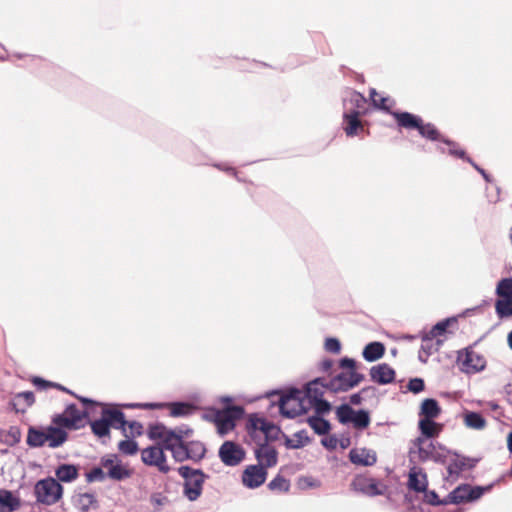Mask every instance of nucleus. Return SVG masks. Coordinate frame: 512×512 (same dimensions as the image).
<instances>
[{"label": "nucleus", "instance_id": "obj_1", "mask_svg": "<svg viewBox=\"0 0 512 512\" xmlns=\"http://www.w3.org/2000/svg\"><path fill=\"white\" fill-rule=\"evenodd\" d=\"M278 396L277 401H271V405H277L281 416L287 419H294L300 415L306 414L313 406L305 405L306 398H303L302 390L297 387L290 386L283 389H273L267 391L264 395L266 398Z\"/></svg>", "mask_w": 512, "mask_h": 512}, {"label": "nucleus", "instance_id": "obj_2", "mask_svg": "<svg viewBox=\"0 0 512 512\" xmlns=\"http://www.w3.org/2000/svg\"><path fill=\"white\" fill-rule=\"evenodd\" d=\"M393 119L400 129L416 130L418 134L431 142L453 145V140L444 136L432 122H425L423 118L412 112H395Z\"/></svg>", "mask_w": 512, "mask_h": 512}, {"label": "nucleus", "instance_id": "obj_3", "mask_svg": "<svg viewBox=\"0 0 512 512\" xmlns=\"http://www.w3.org/2000/svg\"><path fill=\"white\" fill-rule=\"evenodd\" d=\"M68 437L67 431L51 422L46 427L29 426L26 444L30 448H40L47 443L48 447L55 449L61 447L68 440Z\"/></svg>", "mask_w": 512, "mask_h": 512}, {"label": "nucleus", "instance_id": "obj_4", "mask_svg": "<svg viewBox=\"0 0 512 512\" xmlns=\"http://www.w3.org/2000/svg\"><path fill=\"white\" fill-rule=\"evenodd\" d=\"M179 476L183 479V496L191 502L200 498L203 486L209 475L200 468L190 465H181L177 468Z\"/></svg>", "mask_w": 512, "mask_h": 512}, {"label": "nucleus", "instance_id": "obj_5", "mask_svg": "<svg viewBox=\"0 0 512 512\" xmlns=\"http://www.w3.org/2000/svg\"><path fill=\"white\" fill-rule=\"evenodd\" d=\"M246 430L249 436L256 441L259 439L257 431H261L264 434L265 441L263 443L269 444L279 439L280 434H283L280 426L269 421L265 417L259 416L258 413H251L246 423Z\"/></svg>", "mask_w": 512, "mask_h": 512}, {"label": "nucleus", "instance_id": "obj_6", "mask_svg": "<svg viewBox=\"0 0 512 512\" xmlns=\"http://www.w3.org/2000/svg\"><path fill=\"white\" fill-rule=\"evenodd\" d=\"M87 420L88 412L79 410L73 402L67 404L62 413H57L52 417V423L65 431L82 429L87 425Z\"/></svg>", "mask_w": 512, "mask_h": 512}, {"label": "nucleus", "instance_id": "obj_7", "mask_svg": "<svg viewBox=\"0 0 512 512\" xmlns=\"http://www.w3.org/2000/svg\"><path fill=\"white\" fill-rule=\"evenodd\" d=\"M63 493V485L52 476L38 480L34 486L36 501L47 506L59 502Z\"/></svg>", "mask_w": 512, "mask_h": 512}, {"label": "nucleus", "instance_id": "obj_8", "mask_svg": "<svg viewBox=\"0 0 512 512\" xmlns=\"http://www.w3.org/2000/svg\"><path fill=\"white\" fill-rule=\"evenodd\" d=\"M473 345H469L457 352L456 362L461 372L465 374H476L485 370L487 361L482 354L476 353Z\"/></svg>", "mask_w": 512, "mask_h": 512}, {"label": "nucleus", "instance_id": "obj_9", "mask_svg": "<svg viewBox=\"0 0 512 512\" xmlns=\"http://www.w3.org/2000/svg\"><path fill=\"white\" fill-rule=\"evenodd\" d=\"M99 464L106 469L107 478L115 482H122L133 475V470L116 453L102 456Z\"/></svg>", "mask_w": 512, "mask_h": 512}, {"label": "nucleus", "instance_id": "obj_10", "mask_svg": "<svg viewBox=\"0 0 512 512\" xmlns=\"http://www.w3.org/2000/svg\"><path fill=\"white\" fill-rule=\"evenodd\" d=\"M503 476L499 477L497 480L487 484V485H471L469 483H461L457 485L453 492H456V495L458 496L457 505L463 504V503H473L478 501L483 497V495L487 492H490L493 487L501 482L503 480Z\"/></svg>", "mask_w": 512, "mask_h": 512}, {"label": "nucleus", "instance_id": "obj_11", "mask_svg": "<svg viewBox=\"0 0 512 512\" xmlns=\"http://www.w3.org/2000/svg\"><path fill=\"white\" fill-rule=\"evenodd\" d=\"M165 450L166 449L164 448V445L148 446L142 450L141 460L145 465L150 467H157L161 473L167 474L171 468L167 464V456L164 452Z\"/></svg>", "mask_w": 512, "mask_h": 512}, {"label": "nucleus", "instance_id": "obj_12", "mask_svg": "<svg viewBox=\"0 0 512 512\" xmlns=\"http://www.w3.org/2000/svg\"><path fill=\"white\" fill-rule=\"evenodd\" d=\"M218 456L225 466L234 467L245 459L246 451L240 444L226 440L219 447Z\"/></svg>", "mask_w": 512, "mask_h": 512}, {"label": "nucleus", "instance_id": "obj_13", "mask_svg": "<svg viewBox=\"0 0 512 512\" xmlns=\"http://www.w3.org/2000/svg\"><path fill=\"white\" fill-rule=\"evenodd\" d=\"M267 476L268 471L261 465L250 464L242 471L241 481L244 487L248 489H257L266 482Z\"/></svg>", "mask_w": 512, "mask_h": 512}, {"label": "nucleus", "instance_id": "obj_14", "mask_svg": "<svg viewBox=\"0 0 512 512\" xmlns=\"http://www.w3.org/2000/svg\"><path fill=\"white\" fill-rule=\"evenodd\" d=\"M351 487L354 491L360 492L369 497L384 495L386 490L385 486L380 488L378 480L361 475H358L353 479Z\"/></svg>", "mask_w": 512, "mask_h": 512}, {"label": "nucleus", "instance_id": "obj_15", "mask_svg": "<svg viewBox=\"0 0 512 512\" xmlns=\"http://www.w3.org/2000/svg\"><path fill=\"white\" fill-rule=\"evenodd\" d=\"M257 464L261 465L265 470L272 468L278 463V451L275 447L267 443H258L254 450Z\"/></svg>", "mask_w": 512, "mask_h": 512}, {"label": "nucleus", "instance_id": "obj_16", "mask_svg": "<svg viewBox=\"0 0 512 512\" xmlns=\"http://www.w3.org/2000/svg\"><path fill=\"white\" fill-rule=\"evenodd\" d=\"M370 380L378 385H389L396 381V371L387 363H379L369 370Z\"/></svg>", "mask_w": 512, "mask_h": 512}, {"label": "nucleus", "instance_id": "obj_17", "mask_svg": "<svg viewBox=\"0 0 512 512\" xmlns=\"http://www.w3.org/2000/svg\"><path fill=\"white\" fill-rule=\"evenodd\" d=\"M453 455L455 459H452L447 466V472L450 476H459L464 470H472L480 461V458L463 456L457 451H454Z\"/></svg>", "mask_w": 512, "mask_h": 512}, {"label": "nucleus", "instance_id": "obj_18", "mask_svg": "<svg viewBox=\"0 0 512 512\" xmlns=\"http://www.w3.org/2000/svg\"><path fill=\"white\" fill-rule=\"evenodd\" d=\"M344 111H354L358 116L368 113L366 97L355 90L349 92V97L343 99Z\"/></svg>", "mask_w": 512, "mask_h": 512}, {"label": "nucleus", "instance_id": "obj_19", "mask_svg": "<svg viewBox=\"0 0 512 512\" xmlns=\"http://www.w3.org/2000/svg\"><path fill=\"white\" fill-rule=\"evenodd\" d=\"M361 116L356 115L354 111H343L342 129L347 137H355L364 131Z\"/></svg>", "mask_w": 512, "mask_h": 512}, {"label": "nucleus", "instance_id": "obj_20", "mask_svg": "<svg viewBox=\"0 0 512 512\" xmlns=\"http://www.w3.org/2000/svg\"><path fill=\"white\" fill-rule=\"evenodd\" d=\"M458 322V316L446 317L436 322L428 333L421 332L420 338L423 343L430 342L432 339L445 335L448 332V328Z\"/></svg>", "mask_w": 512, "mask_h": 512}, {"label": "nucleus", "instance_id": "obj_21", "mask_svg": "<svg viewBox=\"0 0 512 512\" xmlns=\"http://www.w3.org/2000/svg\"><path fill=\"white\" fill-rule=\"evenodd\" d=\"M350 462L357 466L369 467L377 462L376 452L367 448H353L348 453Z\"/></svg>", "mask_w": 512, "mask_h": 512}, {"label": "nucleus", "instance_id": "obj_22", "mask_svg": "<svg viewBox=\"0 0 512 512\" xmlns=\"http://www.w3.org/2000/svg\"><path fill=\"white\" fill-rule=\"evenodd\" d=\"M55 479L59 483H72L78 479L80 465L74 463H60L55 468Z\"/></svg>", "mask_w": 512, "mask_h": 512}, {"label": "nucleus", "instance_id": "obj_23", "mask_svg": "<svg viewBox=\"0 0 512 512\" xmlns=\"http://www.w3.org/2000/svg\"><path fill=\"white\" fill-rule=\"evenodd\" d=\"M102 411L108 423H111V428L120 430L124 436H127L126 426L128 420L126 419L125 413L121 409L108 407H104Z\"/></svg>", "mask_w": 512, "mask_h": 512}, {"label": "nucleus", "instance_id": "obj_24", "mask_svg": "<svg viewBox=\"0 0 512 512\" xmlns=\"http://www.w3.org/2000/svg\"><path fill=\"white\" fill-rule=\"evenodd\" d=\"M429 483L426 472L421 468L416 471V467L413 466L408 474L407 488L415 493H421L427 490Z\"/></svg>", "mask_w": 512, "mask_h": 512}, {"label": "nucleus", "instance_id": "obj_25", "mask_svg": "<svg viewBox=\"0 0 512 512\" xmlns=\"http://www.w3.org/2000/svg\"><path fill=\"white\" fill-rule=\"evenodd\" d=\"M21 507V499L17 492L0 489V512H15Z\"/></svg>", "mask_w": 512, "mask_h": 512}, {"label": "nucleus", "instance_id": "obj_26", "mask_svg": "<svg viewBox=\"0 0 512 512\" xmlns=\"http://www.w3.org/2000/svg\"><path fill=\"white\" fill-rule=\"evenodd\" d=\"M329 392L337 394L352 390L348 372L342 371L328 380Z\"/></svg>", "mask_w": 512, "mask_h": 512}, {"label": "nucleus", "instance_id": "obj_27", "mask_svg": "<svg viewBox=\"0 0 512 512\" xmlns=\"http://www.w3.org/2000/svg\"><path fill=\"white\" fill-rule=\"evenodd\" d=\"M167 408L170 409L169 415L174 418L188 417L196 410V406L189 401L167 402Z\"/></svg>", "mask_w": 512, "mask_h": 512}, {"label": "nucleus", "instance_id": "obj_28", "mask_svg": "<svg viewBox=\"0 0 512 512\" xmlns=\"http://www.w3.org/2000/svg\"><path fill=\"white\" fill-rule=\"evenodd\" d=\"M385 345L380 341L367 343L362 350V357L365 361L372 363L381 359L385 354Z\"/></svg>", "mask_w": 512, "mask_h": 512}, {"label": "nucleus", "instance_id": "obj_29", "mask_svg": "<svg viewBox=\"0 0 512 512\" xmlns=\"http://www.w3.org/2000/svg\"><path fill=\"white\" fill-rule=\"evenodd\" d=\"M87 424L90 426L92 433L98 438L110 437L111 423H108L106 416L101 411V417L98 419L88 418Z\"/></svg>", "mask_w": 512, "mask_h": 512}, {"label": "nucleus", "instance_id": "obj_30", "mask_svg": "<svg viewBox=\"0 0 512 512\" xmlns=\"http://www.w3.org/2000/svg\"><path fill=\"white\" fill-rule=\"evenodd\" d=\"M442 408L435 398H425L419 407V417L436 419L440 416Z\"/></svg>", "mask_w": 512, "mask_h": 512}, {"label": "nucleus", "instance_id": "obj_31", "mask_svg": "<svg viewBox=\"0 0 512 512\" xmlns=\"http://www.w3.org/2000/svg\"><path fill=\"white\" fill-rule=\"evenodd\" d=\"M306 423L314 431V433L319 436H325L332 430L331 422L325 417L308 416Z\"/></svg>", "mask_w": 512, "mask_h": 512}, {"label": "nucleus", "instance_id": "obj_32", "mask_svg": "<svg viewBox=\"0 0 512 512\" xmlns=\"http://www.w3.org/2000/svg\"><path fill=\"white\" fill-rule=\"evenodd\" d=\"M428 437L419 433V436L412 440L413 447L409 449V461L414 462V454L418 455L419 462L428 461V451H426L423 444L428 440Z\"/></svg>", "mask_w": 512, "mask_h": 512}, {"label": "nucleus", "instance_id": "obj_33", "mask_svg": "<svg viewBox=\"0 0 512 512\" xmlns=\"http://www.w3.org/2000/svg\"><path fill=\"white\" fill-rule=\"evenodd\" d=\"M442 425L437 423L434 419L420 417L418 421V430L423 436L432 438L439 434Z\"/></svg>", "mask_w": 512, "mask_h": 512}, {"label": "nucleus", "instance_id": "obj_34", "mask_svg": "<svg viewBox=\"0 0 512 512\" xmlns=\"http://www.w3.org/2000/svg\"><path fill=\"white\" fill-rule=\"evenodd\" d=\"M464 424L471 429L482 430L486 427V419L480 412L465 411L463 414Z\"/></svg>", "mask_w": 512, "mask_h": 512}, {"label": "nucleus", "instance_id": "obj_35", "mask_svg": "<svg viewBox=\"0 0 512 512\" xmlns=\"http://www.w3.org/2000/svg\"><path fill=\"white\" fill-rule=\"evenodd\" d=\"M187 449L191 455L190 460L194 463H200L207 454L205 444L199 440H191L186 442Z\"/></svg>", "mask_w": 512, "mask_h": 512}, {"label": "nucleus", "instance_id": "obj_36", "mask_svg": "<svg viewBox=\"0 0 512 512\" xmlns=\"http://www.w3.org/2000/svg\"><path fill=\"white\" fill-rule=\"evenodd\" d=\"M164 448L171 452L173 459L178 463H183L191 458L186 442L164 445Z\"/></svg>", "mask_w": 512, "mask_h": 512}, {"label": "nucleus", "instance_id": "obj_37", "mask_svg": "<svg viewBox=\"0 0 512 512\" xmlns=\"http://www.w3.org/2000/svg\"><path fill=\"white\" fill-rule=\"evenodd\" d=\"M335 415L338 422L342 425H350L353 421L355 409L348 403H341L335 407Z\"/></svg>", "mask_w": 512, "mask_h": 512}, {"label": "nucleus", "instance_id": "obj_38", "mask_svg": "<svg viewBox=\"0 0 512 512\" xmlns=\"http://www.w3.org/2000/svg\"><path fill=\"white\" fill-rule=\"evenodd\" d=\"M495 312L501 320L512 317V298L497 297L495 300Z\"/></svg>", "mask_w": 512, "mask_h": 512}, {"label": "nucleus", "instance_id": "obj_39", "mask_svg": "<svg viewBox=\"0 0 512 512\" xmlns=\"http://www.w3.org/2000/svg\"><path fill=\"white\" fill-rule=\"evenodd\" d=\"M370 423H371V415H370L369 410L363 409V408L355 410V414L353 416V421L351 422V425L355 429H357L359 431H363L369 427Z\"/></svg>", "mask_w": 512, "mask_h": 512}, {"label": "nucleus", "instance_id": "obj_40", "mask_svg": "<svg viewBox=\"0 0 512 512\" xmlns=\"http://www.w3.org/2000/svg\"><path fill=\"white\" fill-rule=\"evenodd\" d=\"M268 489L273 492L287 493L290 490V481L283 475L278 473L267 485Z\"/></svg>", "mask_w": 512, "mask_h": 512}, {"label": "nucleus", "instance_id": "obj_41", "mask_svg": "<svg viewBox=\"0 0 512 512\" xmlns=\"http://www.w3.org/2000/svg\"><path fill=\"white\" fill-rule=\"evenodd\" d=\"M303 398L307 399L308 404L312 405L314 402L324 398V390L320 387L311 386L310 383H306L304 391H302Z\"/></svg>", "mask_w": 512, "mask_h": 512}, {"label": "nucleus", "instance_id": "obj_42", "mask_svg": "<svg viewBox=\"0 0 512 512\" xmlns=\"http://www.w3.org/2000/svg\"><path fill=\"white\" fill-rule=\"evenodd\" d=\"M125 437H126V439L121 440L118 443V450L122 454L127 455V456H133V455L137 454V452L139 451L138 442L136 440H134V438L129 437L128 435Z\"/></svg>", "mask_w": 512, "mask_h": 512}, {"label": "nucleus", "instance_id": "obj_43", "mask_svg": "<svg viewBox=\"0 0 512 512\" xmlns=\"http://www.w3.org/2000/svg\"><path fill=\"white\" fill-rule=\"evenodd\" d=\"M21 437L22 433L20 427L10 426L1 441L9 447H14L21 441Z\"/></svg>", "mask_w": 512, "mask_h": 512}, {"label": "nucleus", "instance_id": "obj_44", "mask_svg": "<svg viewBox=\"0 0 512 512\" xmlns=\"http://www.w3.org/2000/svg\"><path fill=\"white\" fill-rule=\"evenodd\" d=\"M497 297L512 298V277L501 278L496 285Z\"/></svg>", "mask_w": 512, "mask_h": 512}, {"label": "nucleus", "instance_id": "obj_45", "mask_svg": "<svg viewBox=\"0 0 512 512\" xmlns=\"http://www.w3.org/2000/svg\"><path fill=\"white\" fill-rule=\"evenodd\" d=\"M167 430V426L162 422H155L149 424L147 428V436L150 440H161L165 435V431Z\"/></svg>", "mask_w": 512, "mask_h": 512}, {"label": "nucleus", "instance_id": "obj_46", "mask_svg": "<svg viewBox=\"0 0 512 512\" xmlns=\"http://www.w3.org/2000/svg\"><path fill=\"white\" fill-rule=\"evenodd\" d=\"M101 465L94 466L91 470L85 473V479L87 483L103 482L107 478L106 471Z\"/></svg>", "mask_w": 512, "mask_h": 512}, {"label": "nucleus", "instance_id": "obj_47", "mask_svg": "<svg viewBox=\"0 0 512 512\" xmlns=\"http://www.w3.org/2000/svg\"><path fill=\"white\" fill-rule=\"evenodd\" d=\"M311 406H313L314 413L311 416L325 417V415L329 414L333 406L331 402L327 399L322 398L319 401L314 402Z\"/></svg>", "mask_w": 512, "mask_h": 512}, {"label": "nucleus", "instance_id": "obj_48", "mask_svg": "<svg viewBox=\"0 0 512 512\" xmlns=\"http://www.w3.org/2000/svg\"><path fill=\"white\" fill-rule=\"evenodd\" d=\"M217 427V432L220 436H225L230 431H232L236 423L232 421L231 418H228L224 413L219 418L218 423L215 424Z\"/></svg>", "mask_w": 512, "mask_h": 512}, {"label": "nucleus", "instance_id": "obj_49", "mask_svg": "<svg viewBox=\"0 0 512 512\" xmlns=\"http://www.w3.org/2000/svg\"><path fill=\"white\" fill-rule=\"evenodd\" d=\"M223 413L235 422L236 420L244 418L246 411L242 405H230L224 407Z\"/></svg>", "mask_w": 512, "mask_h": 512}, {"label": "nucleus", "instance_id": "obj_50", "mask_svg": "<svg viewBox=\"0 0 512 512\" xmlns=\"http://www.w3.org/2000/svg\"><path fill=\"white\" fill-rule=\"evenodd\" d=\"M76 399L83 405L84 409L82 411L88 412V418H90V414L94 413L98 406H105V404L100 401L82 395L76 396Z\"/></svg>", "mask_w": 512, "mask_h": 512}, {"label": "nucleus", "instance_id": "obj_51", "mask_svg": "<svg viewBox=\"0 0 512 512\" xmlns=\"http://www.w3.org/2000/svg\"><path fill=\"white\" fill-rule=\"evenodd\" d=\"M425 390V381L421 377H413L408 380L406 392L419 394Z\"/></svg>", "mask_w": 512, "mask_h": 512}, {"label": "nucleus", "instance_id": "obj_52", "mask_svg": "<svg viewBox=\"0 0 512 512\" xmlns=\"http://www.w3.org/2000/svg\"><path fill=\"white\" fill-rule=\"evenodd\" d=\"M33 386L40 391L47 390L49 388H54L55 382L44 379L41 376H32L30 379Z\"/></svg>", "mask_w": 512, "mask_h": 512}, {"label": "nucleus", "instance_id": "obj_53", "mask_svg": "<svg viewBox=\"0 0 512 512\" xmlns=\"http://www.w3.org/2000/svg\"><path fill=\"white\" fill-rule=\"evenodd\" d=\"M423 494V502L431 506H440V497L435 490L427 487V490L421 492Z\"/></svg>", "mask_w": 512, "mask_h": 512}, {"label": "nucleus", "instance_id": "obj_54", "mask_svg": "<svg viewBox=\"0 0 512 512\" xmlns=\"http://www.w3.org/2000/svg\"><path fill=\"white\" fill-rule=\"evenodd\" d=\"M324 348L327 352L339 354L341 352L342 345L338 338L327 337L325 339Z\"/></svg>", "mask_w": 512, "mask_h": 512}, {"label": "nucleus", "instance_id": "obj_55", "mask_svg": "<svg viewBox=\"0 0 512 512\" xmlns=\"http://www.w3.org/2000/svg\"><path fill=\"white\" fill-rule=\"evenodd\" d=\"M180 437H181V435L177 434V427H175V428L167 427V430L165 431V435L163 436L161 445L177 444L178 440H181Z\"/></svg>", "mask_w": 512, "mask_h": 512}, {"label": "nucleus", "instance_id": "obj_56", "mask_svg": "<svg viewBox=\"0 0 512 512\" xmlns=\"http://www.w3.org/2000/svg\"><path fill=\"white\" fill-rule=\"evenodd\" d=\"M223 412L216 407H208L206 412L203 413L202 419L211 423H218L219 418L222 416Z\"/></svg>", "mask_w": 512, "mask_h": 512}, {"label": "nucleus", "instance_id": "obj_57", "mask_svg": "<svg viewBox=\"0 0 512 512\" xmlns=\"http://www.w3.org/2000/svg\"><path fill=\"white\" fill-rule=\"evenodd\" d=\"M357 361L354 358L344 356L338 360V366L345 372L350 373L357 368Z\"/></svg>", "mask_w": 512, "mask_h": 512}, {"label": "nucleus", "instance_id": "obj_58", "mask_svg": "<svg viewBox=\"0 0 512 512\" xmlns=\"http://www.w3.org/2000/svg\"><path fill=\"white\" fill-rule=\"evenodd\" d=\"M321 445L328 451H333L337 448L338 438L335 434H327L320 441Z\"/></svg>", "mask_w": 512, "mask_h": 512}, {"label": "nucleus", "instance_id": "obj_59", "mask_svg": "<svg viewBox=\"0 0 512 512\" xmlns=\"http://www.w3.org/2000/svg\"><path fill=\"white\" fill-rule=\"evenodd\" d=\"M389 100L388 97H381L379 100H373V107L384 111L385 113L391 115L393 117V113L395 112H403L402 110H392L389 106L386 105V102Z\"/></svg>", "mask_w": 512, "mask_h": 512}, {"label": "nucleus", "instance_id": "obj_60", "mask_svg": "<svg viewBox=\"0 0 512 512\" xmlns=\"http://www.w3.org/2000/svg\"><path fill=\"white\" fill-rule=\"evenodd\" d=\"M15 399L23 400L25 405L23 407H31L35 403V395L33 391H22L15 394Z\"/></svg>", "mask_w": 512, "mask_h": 512}, {"label": "nucleus", "instance_id": "obj_61", "mask_svg": "<svg viewBox=\"0 0 512 512\" xmlns=\"http://www.w3.org/2000/svg\"><path fill=\"white\" fill-rule=\"evenodd\" d=\"M294 437L296 438V442L299 443L298 448L301 449L306 445L310 444L312 438L308 435L305 429L299 430L294 433Z\"/></svg>", "mask_w": 512, "mask_h": 512}, {"label": "nucleus", "instance_id": "obj_62", "mask_svg": "<svg viewBox=\"0 0 512 512\" xmlns=\"http://www.w3.org/2000/svg\"><path fill=\"white\" fill-rule=\"evenodd\" d=\"M433 353V344H422L418 353V360L426 364L428 362V358Z\"/></svg>", "mask_w": 512, "mask_h": 512}, {"label": "nucleus", "instance_id": "obj_63", "mask_svg": "<svg viewBox=\"0 0 512 512\" xmlns=\"http://www.w3.org/2000/svg\"><path fill=\"white\" fill-rule=\"evenodd\" d=\"M83 500H86L87 503H82L81 510L82 512H88L90 509V506L97 503V499L93 493L85 492L83 494H80V501L83 502Z\"/></svg>", "mask_w": 512, "mask_h": 512}, {"label": "nucleus", "instance_id": "obj_64", "mask_svg": "<svg viewBox=\"0 0 512 512\" xmlns=\"http://www.w3.org/2000/svg\"><path fill=\"white\" fill-rule=\"evenodd\" d=\"M449 149L447 150L450 156L463 160L467 153L464 149L460 148L459 144L453 140V145H447Z\"/></svg>", "mask_w": 512, "mask_h": 512}]
</instances>
